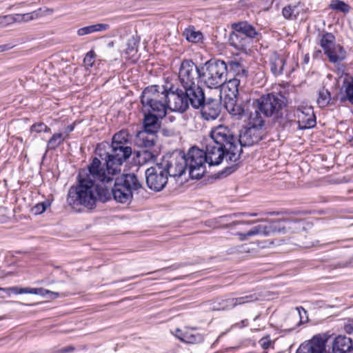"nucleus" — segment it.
Returning <instances> with one entry per match:
<instances>
[{
  "mask_svg": "<svg viewBox=\"0 0 353 353\" xmlns=\"http://www.w3.org/2000/svg\"><path fill=\"white\" fill-rule=\"evenodd\" d=\"M0 290H2V291H6V288H0Z\"/></svg>",
  "mask_w": 353,
  "mask_h": 353,
  "instance_id": "63",
  "label": "nucleus"
},
{
  "mask_svg": "<svg viewBox=\"0 0 353 353\" xmlns=\"http://www.w3.org/2000/svg\"><path fill=\"white\" fill-rule=\"evenodd\" d=\"M178 78L182 88L199 83L201 80V64L197 65L191 59L183 60Z\"/></svg>",
  "mask_w": 353,
  "mask_h": 353,
  "instance_id": "13",
  "label": "nucleus"
},
{
  "mask_svg": "<svg viewBox=\"0 0 353 353\" xmlns=\"http://www.w3.org/2000/svg\"><path fill=\"white\" fill-rule=\"evenodd\" d=\"M50 205V202L49 201L46 200L43 202L39 203L37 205H35L32 208V211L35 214H40L43 213L46 210V208L48 207H49Z\"/></svg>",
  "mask_w": 353,
  "mask_h": 353,
  "instance_id": "43",
  "label": "nucleus"
},
{
  "mask_svg": "<svg viewBox=\"0 0 353 353\" xmlns=\"http://www.w3.org/2000/svg\"><path fill=\"white\" fill-rule=\"evenodd\" d=\"M95 53L93 50L89 51L83 59V63L85 65L92 67L94 63Z\"/></svg>",
  "mask_w": 353,
  "mask_h": 353,
  "instance_id": "47",
  "label": "nucleus"
},
{
  "mask_svg": "<svg viewBox=\"0 0 353 353\" xmlns=\"http://www.w3.org/2000/svg\"><path fill=\"white\" fill-rule=\"evenodd\" d=\"M157 139V134L146 132L145 130H141L136 134L134 143L139 148L150 149L154 146Z\"/></svg>",
  "mask_w": 353,
  "mask_h": 353,
  "instance_id": "22",
  "label": "nucleus"
},
{
  "mask_svg": "<svg viewBox=\"0 0 353 353\" xmlns=\"http://www.w3.org/2000/svg\"><path fill=\"white\" fill-rule=\"evenodd\" d=\"M250 41L243 36L240 32L233 30L229 37V43L230 46H233L235 49L241 51H244L248 46Z\"/></svg>",
  "mask_w": 353,
  "mask_h": 353,
  "instance_id": "30",
  "label": "nucleus"
},
{
  "mask_svg": "<svg viewBox=\"0 0 353 353\" xmlns=\"http://www.w3.org/2000/svg\"><path fill=\"white\" fill-rule=\"evenodd\" d=\"M74 125H69L67 126V128H65V132L67 133H70L71 132H72L74 130Z\"/></svg>",
  "mask_w": 353,
  "mask_h": 353,
  "instance_id": "55",
  "label": "nucleus"
},
{
  "mask_svg": "<svg viewBox=\"0 0 353 353\" xmlns=\"http://www.w3.org/2000/svg\"><path fill=\"white\" fill-rule=\"evenodd\" d=\"M306 225L308 224L303 220L274 219L267 224L255 225L245 233L238 232L236 234L241 241H244L256 235L268 236L277 233H285L287 230L300 233L306 230Z\"/></svg>",
  "mask_w": 353,
  "mask_h": 353,
  "instance_id": "5",
  "label": "nucleus"
},
{
  "mask_svg": "<svg viewBox=\"0 0 353 353\" xmlns=\"http://www.w3.org/2000/svg\"><path fill=\"white\" fill-rule=\"evenodd\" d=\"M226 64L228 66V75L232 74L233 77H238L239 79L246 80L248 71L241 61L232 60L228 61Z\"/></svg>",
  "mask_w": 353,
  "mask_h": 353,
  "instance_id": "28",
  "label": "nucleus"
},
{
  "mask_svg": "<svg viewBox=\"0 0 353 353\" xmlns=\"http://www.w3.org/2000/svg\"><path fill=\"white\" fill-rule=\"evenodd\" d=\"M309 61V56L306 54L304 58V63H307Z\"/></svg>",
  "mask_w": 353,
  "mask_h": 353,
  "instance_id": "57",
  "label": "nucleus"
},
{
  "mask_svg": "<svg viewBox=\"0 0 353 353\" xmlns=\"http://www.w3.org/2000/svg\"><path fill=\"white\" fill-rule=\"evenodd\" d=\"M232 218L231 215L221 216L216 219V223L219 224L223 228H232L236 225L242 224L243 221H232L230 222Z\"/></svg>",
  "mask_w": 353,
  "mask_h": 353,
  "instance_id": "36",
  "label": "nucleus"
},
{
  "mask_svg": "<svg viewBox=\"0 0 353 353\" xmlns=\"http://www.w3.org/2000/svg\"><path fill=\"white\" fill-rule=\"evenodd\" d=\"M185 161L191 179H199L207 172L208 163L204 150L192 147L185 154Z\"/></svg>",
  "mask_w": 353,
  "mask_h": 353,
  "instance_id": "10",
  "label": "nucleus"
},
{
  "mask_svg": "<svg viewBox=\"0 0 353 353\" xmlns=\"http://www.w3.org/2000/svg\"><path fill=\"white\" fill-rule=\"evenodd\" d=\"M285 65V59L277 52H274L270 55L269 61V68L275 77L283 74Z\"/></svg>",
  "mask_w": 353,
  "mask_h": 353,
  "instance_id": "25",
  "label": "nucleus"
},
{
  "mask_svg": "<svg viewBox=\"0 0 353 353\" xmlns=\"http://www.w3.org/2000/svg\"><path fill=\"white\" fill-rule=\"evenodd\" d=\"M331 101V94L330 92L327 90L323 88L319 92V97L317 99V103L321 108L326 107L330 104Z\"/></svg>",
  "mask_w": 353,
  "mask_h": 353,
  "instance_id": "37",
  "label": "nucleus"
},
{
  "mask_svg": "<svg viewBox=\"0 0 353 353\" xmlns=\"http://www.w3.org/2000/svg\"><path fill=\"white\" fill-rule=\"evenodd\" d=\"M183 88L188 97V105H190L194 109H199L206 99L202 87L198 83Z\"/></svg>",
  "mask_w": 353,
  "mask_h": 353,
  "instance_id": "19",
  "label": "nucleus"
},
{
  "mask_svg": "<svg viewBox=\"0 0 353 353\" xmlns=\"http://www.w3.org/2000/svg\"><path fill=\"white\" fill-rule=\"evenodd\" d=\"M110 26L106 23H97L90 25L83 28H81L77 30V34L79 36H84L88 34H91L95 32H101L107 30L109 29Z\"/></svg>",
  "mask_w": 353,
  "mask_h": 353,
  "instance_id": "32",
  "label": "nucleus"
},
{
  "mask_svg": "<svg viewBox=\"0 0 353 353\" xmlns=\"http://www.w3.org/2000/svg\"><path fill=\"white\" fill-rule=\"evenodd\" d=\"M74 350L75 347L73 345H69L56 350L55 353H70Z\"/></svg>",
  "mask_w": 353,
  "mask_h": 353,
  "instance_id": "51",
  "label": "nucleus"
},
{
  "mask_svg": "<svg viewBox=\"0 0 353 353\" xmlns=\"http://www.w3.org/2000/svg\"><path fill=\"white\" fill-rule=\"evenodd\" d=\"M259 343L263 349L267 350L270 346L271 341L269 337H263L259 341Z\"/></svg>",
  "mask_w": 353,
  "mask_h": 353,
  "instance_id": "50",
  "label": "nucleus"
},
{
  "mask_svg": "<svg viewBox=\"0 0 353 353\" xmlns=\"http://www.w3.org/2000/svg\"><path fill=\"white\" fill-rule=\"evenodd\" d=\"M199 108L203 119L206 121L215 120L221 111V99L208 98Z\"/></svg>",
  "mask_w": 353,
  "mask_h": 353,
  "instance_id": "18",
  "label": "nucleus"
},
{
  "mask_svg": "<svg viewBox=\"0 0 353 353\" xmlns=\"http://www.w3.org/2000/svg\"><path fill=\"white\" fill-rule=\"evenodd\" d=\"M111 194L107 188H103L97 184V190L95 192L97 201L99 200L103 203L106 202L111 199Z\"/></svg>",
  "mask_w": 353,
  "mask_h": 353,
  "instance_id": "39",
  "label": "nucleus"
},
{
  "mask_svg": "<svg viewBox=\"0 0 353 353\" xmlns=\"http://www.w3.org/2000/svg\"><path fill=\"white\" fill-rule=\"evenodd\" d=\"M141 189H143V187L137 174H123L115 179L112 195L117 202L129 204L132 201L133 193Z\"/></svg>",
  "mask_w": 353,
  "mask_h": 353,
  "instance_id": "7",
  "label": "nucleus"
},
{
  "mask_svg": "<svg viewBox=\"0 0 353 353\" xmlns=\"http://www.w3.org/2000/svg\"><path fill=\"white\" fill-rule=\"evenodd\" d=\"M185 154L182 151L176 150L164 155L158 162L164 168L168 175L171 177L182 176L186 169Z\"/></svg>",
  "mask_w": 353,
  "mask_h": 353,
  "instance_id": "11",
  "label": "nucleus"
},
{
  "mask_svg": "<svg viewBox=\"0 0 353 353\" xmlns=\"http://www.w3.org/2000/svg\"><path fill=\"white\" fill-rule=\"evenodd\" d=\"M65 140L63 133L54 134L47 143L46 151L55 150Z\"/></svg>",
  "mask_w": 353,
  "mask_h": 353,
  "instance_id": "35",
  "label": "nucleus"
},
{
  "mask_svg": "<svg viewBox=\"0 0 353 353\" xmlns=\"http://www.w3.org/2000/svg\"><path fill=\"white\" fill-rule=\"evenodd\" d=\"M188 41L196 43L203 39V34L199 31H196L194 28H187L183 32Z\"/></svg>",
  "mask_w": 353,
  "mask_h": 353,
  "instance_id": "38",
  "label": "nucleus"
},
{
  "mask_svg": "<svg viewBox=\"0 0 353 353\" xmlns=\"http://www.w3.org/2000/svg\"><path fill=\"white\" fill-rule=\"evenodd\" d=\"M26 294H39L44 296L47 294H51L52 295H54L55 296H58L57 293H54L52 292H50L47 290H44L43 288H26Z\"/></svg>",
  "mask_w": 353,
  "mask_h": 353,
  "instance_id": "44",
  "label": "nucleus"
},
{
  "mask_svg": "<svg viewBox=\"0 0 353 353\" xmlns=\"http://www.w3.org/2000/svg\"><path fill=\"white\" fill-rule=\"evenodd\" d=\"M43 132H51V129L45 124L43 128Z\"/></svg>",
  "mask_w": 353,
  "mask_h": 353,
  "instance_id": "56",
  "label": "nucleus"
},
{
  "mask_svg": "<svg viewBox=\"0 0 353 353\" xmlns=\"http://www.w3.org/2000/svg\"><path fill=\"white\" fill-rule=\"evenodd\" d=\"M336 38L331 32L323 33L320 39L319 45L322 48L324 54L328 57L331 63H335L344 60L346 57V52L344 48L336 44Z\"/></svg>",
  "mask_w": 353,
  "mask_h": 353,
  "instance_id": "12",
  "label": "nucleus"
},
{
  "mask_svg": "<svg viewBox=\"0 0 353 353\" xmlns=\"http://www.w3.org/2000/svg\"><path fill=\"white\" fill-rule=\"evenodd\" d=\"M204 153L206 155V160L209 167L219 165L224 158H225L228 162H231L229 160L226 150L214 143L210 139L205 145Z\"/></svg>",
  "mask_w": 353,
  "mask_h": 353,
  "instance_id": "17",
  "label": "nucleus"
},
{
  "mask_svg": "<svg viewBox=\"0 0 353 353\" xmlns=\"http://www.w3.org/2000/svg\"><path fill=\"white\" fill-rule=\"evenodd\" d=\"M141 103L143 112H154L163 118L167 114L168 85H152L142 92Z\"/></svg>",
  "mask_w": 353,
  "mask_h": 353,
  "instance_id": "6",
  "label": "nucleus"
},
{
  "mask_svg": "<svg viewBox=\"0 0 353 353\" xmlns=\"http://www.w3.org/2000/svg\"><path fill=\"white\" fill-rule=\"evenodd\" d=\"M250 249L249 248V245L247 244L238 245V246L232 248L228 250L229 254H245V253H250Z\"/></svg>",
  "mask_w": 353,
  "mask_h": 353,
  "instance_id": "42",
  "label": "nucleus"
},
{
  "mask_svg": "<svg viewBox=\"0 0 353 353\" xmlns=\"http://www.w3.org/2000/svg\"><path fill=\"white\" fill-rule=\"evenodd\" d=\"M108 45H109V46H113V42H110V43H109V44H108Z\"/></svg>",
  "mask_w": 353,
  "mask_h": 353,
  "instance_id": "62",
  "label": "nucleus"
},
{
  "mask_svg": "<svg viewBox=\"0 0 353 353\" xmlns=\"http://www.w3.org/2000/svg\"><path fill=\"white\" fill-rule=\"evenodd\" d=\"M327 341L323 335H314L310 340L303 343L296 353H330L326 350Z\"/></svg>",
  "mask_w": 353,
  "mask_h": 353,
  "instance_id": "16",
  "label": "nucleus"
},
{
  "mask_svg": "<svg viewBox=\"0 0 353 353\" xmlns=\"http://www.w3.org/2000/svg\"><path fill=\"white\" fill-rule=\"evenodd\" d=\"M134 45H135L134 42H133L132 44L131 43H130V42L128 43V47L125 49L126 54H130L133 51H136V49L134 48Z\"/></svg>",
  "mask_w": 353,
  "mask_h": 353,
  "instance_id": "52",
  "label": "nucleus"
},
{
  "mask_svg": "<svg viewBox=\"0 0 353 353\" xmlns=\"http://www.w3.org/2000/svg\"><path fill=\"white\" fill-rule=\"evenodd\" d=\"M201 80L207 87L217 88L226 83L228 79V66L220 59H211L201 63Z\"/></svg>",
  "mask_w": 353,
  "mask_h": 353,
  "instance_id": "8",
  "label": "nucleus"
},
{
  "mask_svg": "<svg viewBox=\"0 0 353 353\" xmlns=\"http://www.w3.org/2000/svg\"><path fill=\"white\" fill-rule=\"evenodd\" d=\"M300 2H298L295 5L289 4L285 6L282 9L283 17L288 20H296L299 15V11L298 9Z\"/></svg>",
  "mask_w": 353,
  "mask_h": 353,
  "instance_id": "34",
  "label": "nucleus"
},
{
  "mask_svg": "<svg viewBox=\"0 0 353 353\" xmlns=\"http://www.w3.org/2000/svg\"><path fill=\"white\" fill-rule=\"evenodd\" d=\"M298 123L300 129H308L315 126L316 117L311 107L299 110Z\"/></svg>",
  "mask_w": 353,
  "mask_h": 353,
  "instance_id": "23",
  "label": "nucleus"
},
{
  "mask_svg": "<svg viewBox=\"0 0 353 353\" xmlns=\"http://www.w3.org/2000/svg\"><path fill=\"white\" fill-rule=\"evenodd\" d=\"M5 292L10 291L14 294H26V288H17V287H12L9 288H6Z\"/></svg>",
  "mask_w": 353,
  "mask_h": 353,
  "instance_id": "49",
  "label": "nucleus"
},
{
  "mask_svg": "<svg viewBox=\"0 0 353 353\" xmlns=\"http://www.w3.org/2000/svg\"><path fill=\"white\" fill-rule=\"evenodd\" d=\"M245 82L246 80H244L243 79H241L238 77H232L228 81L227 80L226 85L229 91L231 92V94L236 97L239 94V90L244 86Z\"/></svg>",
  "mask_w": 353,
  "mask_h": 353,
  "instance_id": "33",
  "label": "nucleus"
},
{
  "mask_svg": "<svg viewBox=\"0 0 353 353\" xmlns=\"http://www.w3.org/2000/svg\"><path fill=\"white\" fill-rule=\"evenodd\" d=\"M264 120L259 113H250L249 127H244L238 135L239 149L249 147L258 143L263 139L265 134L263 127Z\"/></svg>",
  "mask_w": 353,
  "mask_h": 353,
  "instance_id": "9",
  "label": "nucleus"
},
{
  "mask_svg": "<svg viewBox=\"0 0 353 353\" xmlns=\"http://www.w3.org/2000/svg\"><path fill=\"white\" fill-rule=\"evenodd\" d=\"M257 215H258L257 213L250 214V216H256Z\"/></svg>",
  "mask_w": 353,
  "mask_h": 353,
  "instance_id": "60",
  "label": "nucleus"
},
{
  "mask_svg": "<svg viewBox=\"0 0 353 353\" xmlns=\"http://www.w3.org/2000/svg\"><path fill=\"white\" fill-rule=\"evenodd\" d=\"M330 8L332 10H339L343 13H347L350 7L348 4L341 0H333L330 4Z\"/></svg>",
  "mask_w": 353,
  "mask_h": 353,
  "instance_id": "41",
  "label": "nucleus"
},
{
  "mask_svg": "<svg viewBox=\"0 0 353 353\" xmlns=\"http://www.w3.org/2000/svg\"><path fill=\"white\" fill-rule=\"evenodd\" d=\"M133 160L139 165H144L157 160V155L148 149H142L134 152Z\"/></svg>",
  "mask_w": 353,
  "mask_h": 353,
  "instance_id": "29",
  "label": "nucleus"
},
{
  "mask_svg": "<svg viewBox=\"0 0 353 353\" xmlns=\"http://www.w3.org/2000/svg\"><path fill=\"white\" fill-rule=\"evenodd\" d=\"M297 310H299V313L300 318H301V322L302 321V316H301V310L299 308H297Z\"/></svg>",
  "mask_w": 353,
  "mask_h": 353,
  "instance_id": "59",
  "label": "nucleus"
},
{
  "mask_svg": "<svg viewBox=\"0 0 353 353\" xmlns=\"http://www.w3.org/2000/svg\"><path fill=\"white\" fill-rule=\"evenodd\" d=\"M12 47L10 44L0 45V52H3L11 49Z\"/></svg>",
  "mask_w": 353,
  "mask_h": 353,
  "instance_id": "53",
  "label": "nucleus"
},
{
  "mask_svg": "<svg viewBox=\"0 0 353 353\" xmlns=\"http://www.w3.org/2000/svg\"><path fill=\"white\" fill-rule=\"evenodd\" d=\"M114 176L106 170L99 158L93 157L87 168L79 170L77 177L79 184L74 188L72 187L70 189L67 203L73 207L80 205L90 210L94 208L97 203L96 182L108 183L114 180Z\"/></svg>",
  "mask_w": 353,
  "mask_h": 353,
  "instance_id": "1",
  "label": "nucleus"
},
{
  "mask_svg": "<svg viewBox=\"0 0 353 353\" xmlns=\"http://www.w3.org/2000/svg\"><path fill=\"white\" fill-rule=\"evenodd\" d=\"M147 186L154 192L161 191L168 183V175L159 163L145 170Z\"/></svg>",
  "mask_w": 353,
  "mask_h": 353,
  "instance_id": "14",
  "label": "nucleus"
},
{
  "mask_svg": "<svg viewBox=\"0 0 353 353\" xmlns=\"http://www.w3.org/2000/svg\"><path fill=\"white\" fill-rule=\"evenodd\" d=\"M44 125H45L44 123H42V122L36 123L31 126L30 131L34 132L37 133L41 132H43V128Z\"/></svg>",
  "mask_w": 353,
  "mask_h": 353,
  "instance_id": "48",
  "label": "nucleus"
},
{
  "mask_svg": "<svg viewBox=\"0 0 353 353\" xmlns=\"http://www.w3.org/2000/svg\"><path fill=\"white\" fill-rule=\"evenodd\" d=\"M128 132L121 130L113 136L110 152L105 151L103 143L97 145L95 154L104 161L102 165L109 173L117 175L121 172V165L132 155V148L128 145Z\"/></svg>",
  "mask_w": 353,
  "mask_h": 353,
  "instance_id": "3",
  "label": "nucleus"
},
{
  "mask_svg": "<svg viewBox=\"0 0 353 353\" xmlns=\"http://www.w3.org/2000/svg\"><path fill=\"white\" fill-rule=\"evenodd\" d=\"M232 30L240 32L243 36L246 37L250 41L252 39L256 38L259 32L256 30L254 26L250 25L247 21H241L234 23L231 25Z\"/></svg>",
  "mask_w": 353,
  "mask_h": 353,
  "instance_id": "27",
  "label": "nucleus"
},
{
  "mask_svg": "<svg viewBox=\"0 0 353 353\" xmlns=\"http://www.w3.org/2000/svg\"><path fill=\"white\" fill-rule=\"evenodd\" d=\"M225 107L228 112L236 119H241L243 117H248L250 119V113L253 112L250 110L248 105L245 108V105L237 103L236 101H234L232 99L225 102Z\"/></svg>",
  "mask_w": 353,
  "mask_h": 353,
  "instance_id": "24",
  "label": "nucleus"
},
{
  "mask_svg": "<svg viewBox=\"0 0 353 353\" xmlns=\"http://www.w3.org/2000/svg\"><path fill=\"white\" fill-rule=\"evenodd\" d=\"M259 299L256 294L242 296L236 298H228L221 299L218 302V310H229L234 307L248 303L256 301Z\"/></svg>",
  "mask_w": 353,
  "mask_h": 353,
  "instance_id": "20",
  "label": "nucleus"
},
{
  "mask_svg": "<svg viewBox=\"0 0 353 353\" xmlns=\"http://www.w3.org/2000/svg\"><path fill=\"white\" fill-rule=\"evenodd\" d=\"M17 19L12 14L0 16V27H6L17 21Z\"/></svg>",
  "mask_w": 353,
  "mask_h": 353,
  "instance_id": "45",
  "label": "nucleus"
},
{
  "mask_svg": "<svg viewBox=\"0 0 353 353\" xmlns=\"http://www.w3.org/2000/svg\"><path fill=\"white\" fill-rule=\"evenodd\" d=\"M168 107L170 110L180 113L185 112L188 108V101L184 88L174 85H168Z\"/></svg>",
  "mask_w": 353,
  "mask_h": 353,
  "instance_id": "15",
  "label": "nucleus"
},
{
  "mask_svg": "<svg viewBox=\"0 0 353 353\" xmlns=\"http://www.w3.org/2000/svg\"><path fill=\"white\" fill-rule=\"evenodd\" d=\"M301 309L303 310V312L305 314H306V312H306V310H305L304 308L301 307Z\"/></svg>",
  "mask_w": 353,
  "mask_h": 353,
  "instance_id": "61",
  "label": "nucleus"
},
{
  "mask_svg": "<svg viewBox=\"0 0 353 353\" xmlns=\"http://www.w3.org/2000/svg\"><path fill=\"white\" fill-rule=\"evenodd\" d=\"M37 16V14L35 12H32L30 13H26L23 14H16L15 17L17 19V21H28L34 19Z\"/></svg>",
  "mask_w": 353,
  "mask_h": 353,
  "instance_id": "46",
  "label": "nucleus"
},
{
  "mask_svg": "<svg viewBox=\"0 0 353 353\" xmlns=\"http://www.w3.org/2000/svg\"><path fill=\"white\" fill-rule=\"evenodd\" d=\"M343 87L345 88V97H342L341 101H345L347 99L352 104H353V79L350 81H344Z\"/></svg>",
  "mask_w": 353,
  "mask_h": 353,
  "instance_id": "40",
  "label": "nucleus"
},
{
  "mask_svg": "<svg viewBox=\"0 0 353 353\" xmlns=\"http://www.w3.org/2000/svg\"><path fill=\"white\" fill-rule=\"evenodd\" d=\"M252 113L263 114L272 117L273 122L282 129L290 128L294 122V115L288 109L285 97L277 93H269L254 100Z\"/></svg>",
  "mask_w": 353,
  "mask_h": 353,
  "instance_id": "2",
  "label": "nucleus"
},
{
  "mask_svg": "<svg viewBox=\"0 0 353 353\" xmlns=\"http://www.w3.org/2000/svg\"><path fill=\"white\" fill-rule=\"evenodd\" d=\"M24 1H20L19 2H17L18 3H23Z\"/></svg>",
  "mask_w": 353,
  "mask_h": 353,
  "instance_id": "64",
  "label": "nucleus"
},
{
  "mask_svg": "<svg viewBox=\"0 0 353 353\" xmlns=\"http://www.w3.org/2000/svg\"><path fill=\"white\" fill-rule=\"evenodd\" d=\"M332 353H353V340L345 335L336 336L332 344Z\"/></svg>",
  "mask_w": 353,
  "mask_h": 353,
  "instance_id": "21",
  "label": "nucleus"
},
{
  "mask_svg": "<svg viewBox=\"0 0 353 353\" xmlns=\"http://www.w3.org/2000/svg\"><path fill=\"white\" fill-rule=\"evenodd\" d=\"M239 327H243L248 325V319H244L241 321V323L237 324Z\"/></svg>",
  "mask_w": 353,
  "mask_h": 353,
  "instance_id": "54",
  "label": "nucleus"
},
{
  "mask_svg": "<svg viewBox=\"0 0 353 353\" xmlns=\"http://www.w3.org/2000/svg\"><path fill=\"white\" fill-rule=\"evenodd\" d=\"M143 130L157 134L160 129V124L159 123V119H161L160 116L154 114V112H143Z\"/></svg>",
  "mask_w": 353,
  "mask_h": 353,
  "instance_id": "26",
  "label": "nucleus"
},
{
  "mask_svg": "<svg viewBox=\"0 0 353 353\" xmlns=\"http://www.w3.org/2000/svg\"><path fill=\"white\" fill-rule=\"evenodd\" d=\"M176 336L186 343H199L203 341V336L199 333H194V330L181 331L176 330Z\"/></svg>",
  "mask_w": 353,
  "mask_h": 353,
  "instance_id": "31",
  "label": "nucleus"
},
{
  "mask_svg": "<svg viewBox=\"0 0 353 353\" xmlns=\"http://www.w3.org/2000/svg\"><path fill=\"white\" fill-rule=\"evenodd\" d=\"M210 137L214 143L226 150L229 160L234 163L216 174V178H224L236 170V162L243 152V150L239 149L238 136L229 127L220 125L210 131Z\"/></svg>",
  "mask_w": 353,
  "mask_h": 353,
  "instance_id": "4",
  "label": "nucleus"
},
{
  "mask_svg": "<svg viewBox=\"0 0 353 353\" xmlns=\"http://www.w3.org/2000/svg\"><path fill=\"white\" fill-rule=\"evenodd\" d=\"M69 133L65 132V134H63V137H65V140L69 137Z\"/></svg>",
  "mask_w": 353,
  "mask_h": 353,
  "instance_id": "58",
  "label": "nucleus"
}]
</instances>
